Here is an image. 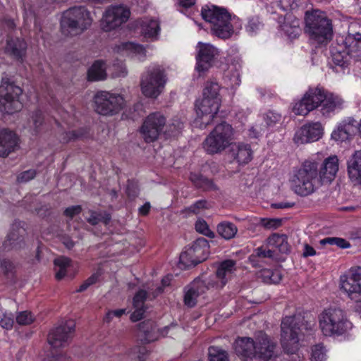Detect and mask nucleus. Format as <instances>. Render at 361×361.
I'll return each mask as SVG.
<instances>
[{
  "label": "nucleus",
  "mask_w": 361,
  "mask_h": 361,
  "mask_svg": "<svg viewBox=\"0 0 361 361\" xmlns=\"http://www.w3.org/2000/svg\"><path fill=\"white\" fill-rule=\"evenodd\" d=\"M235 269V262L227 259L219 264L215 275L205 279H195L185 292V304L188 307H192L196 305L197 298L206 290L224 287L232 278Z\"/></svg>",
  "instance_id": "1"
},
{
  "label": "nucleus",
  "mask_w": 361,
  "mask_h": 361,
  "mask_svg": "<svg viewBox=\"0 0 361 361\" xmlns=\"http://www.w3.org/2000/svg\"><path fill=\"white\" fill-rule=\"evenodd\" d=\"M201 15L210 24L212 34L221 39L230 38L242 27L240 19L222 7L205 6L202 8Z\"/></svg>",
  "instance_id": "2"
},
{
  "label": "nucleus",
  "mask_w": 361,
  "mask_h": 361,
  "mask_svg": "<svg viewBox=\"0 0 361 361\" xmlns=\"http://www.w3.org/2000/svg\"><path fill=\"white\" fill-rule=\"evenodd\" d=\"M305 32L310 39L319 44H326L332 39V20L320 10L307 11L305 16Z\"/></svg>",
  "instance_id": "3"
},
{
  "label": "nucleus",
  "mask_w": 361,
  "mask_h": 361,
  "mask_svg": "<svg viewBox=\"0 0 361 361\" xmlns=\"http://www.w3.org/2000/svg\"><path fill=\"white\" fill-rule=\"evenodd\" d=\"M311 328V324H303V319L300 317H286L283 319L281 325V345L287 354L293 355V360H301L300 356L296 353L298 350L300 333L303 329L307 330Z\"/></svg>",
  "instance_id": "4"
},
{
  "label": "nucleus",
  "mask_w": 361,
  "mask_h": 361,
  "mask_svg": "<svg viewBox=\"0 0 361 361\" xmlns=\"http://www.w3.org/2000/svg\"><path fill=\"white\" fill-rule=\"evenodd\" d=\"M317 164L305 161L290 180L291 189L298 195L312 194L321 185Z\"/></svg>",
  "instance_id": "5"
},
{
  "label": "nucleus",
  "mask_w": 361,
  "mask_h": 361,
  "mask_svg": "<svg viewBox=\"0 0 361 361\" xmlns=\"http://www.w3.org/2000/svg\"><path fill=\"white\" fill-rule=\"evenodd\" d=\"M319 326L325 336H339L345 334L353 327L345 312L338 307L324 310L318 317Z\"/></svg>",
  "instance_id": "6"
},
{
  "label": "nucleus",
  "mask_w": 361,
  "mask_h": 361,
  "mask_svg": "<svg viewBox=\"0 0 361 361\" xmlns=\"http://www.w3.org/2000/svg\"><path fill=\"white\" fill-rule=\"evenodd\" d=\"M90 12L85 6H74L65 11L61 19V29L66 35L82 34L92 25Z\"/></svg>",
  "instance_id": "7"
},
{
  "label": "nucleus",
  "mask_w": 361,
  "mask_h": 361,
  "mask_svg": "<svg viewBox=\"0 0 361 361\" xmlns=\"http://www.w3.org/2000/svg\"><path fill=\"white\" fill-rule=\"evenodd\" d=\"M234 140L231 125L222 122L216 125L203 142V148L210 154H218L228 147Z\"/></svg>",
  "instance_id": "8"
},
{
  "label": "nucleus",
  "mask_w": 361,
  "mask_h": 361,
  "mask_svg": "<svg viewBox=\"0 0 361 361\" xmlns=\"http://www.w3.org/2000/svg\"><path fill=\"white\" fill-rule=\"evenodd\" d=\"M166 82V75L160 66L147 68L141 77L140 87L142 94L150 98H157L163 91Z\"/></svg>",
  "instance_id": "9"
},
{
  "label": "nucleus",
  "mask_w": 361,
  "mask_h": 361,
  "mask_svg": "<svg viewBox=\"0 0 361 361\" xmlns=\"http://www.w3.org/2000/svg\"><path fill=\"white\" fill-rule=\"evenodd\" d=\"M21 94L19 86L7 76L3 77L0 85V111L11 114L21 109L22 104L19 101Z\"/></svg>",
  "instance_id": "10"
},
{
  "label": "nucleus",
  "mask_w": 361,
  "mask_h": 361,
  "mask_svg": "<svg viewBox=\"0 0 361 361\" xmlns=\"http://www.w3.org/2000/svg\"><path fill=\"white\" fill-rule=\"evenodd\" d=\"M125 106V100L119 94L100 91L94 96V109L103 116H114L118 114Z\"/></svg>",
  "instance_id": "11"
},
{
  "label": "nucleus",
  "mask_w": 361,
  "mask_h": 361,
  "mask_svg": "<svg viewBox=\"0 0 361 361\" xmlns=\"http://www.w3.org/2000/svg\"><path fill=\"white\" fill-rule=\"evenodd\" d=\"M130 8L124 4L109 6L104 11L101 20V26L106 32L119 27L130 17Z\"/></svg>",
  "instance_id": "12"
},
{
  "label": "nucleus",
  "mask_w": 361,
  "mask_h": 361,
  "mask_svg": "<svg viewBox=\"0 0 361 361\" xmlns=\"http://www.w3.org/2000/svg\"><path fill=\"white\" fill-rule=\"evenodd\" d=\"M341 289L355 302V310L361 317V267L352 269L348 276L340 279Z\"/></svg>",
  "instance_id": "13"
},
{
  "label": "nucleus",
  "mask_w": 361,
  "mask_h": 361,
  "mask_svg": "<svg viewBox=\"0 0 361 361\" xmlns=\"http://www.w3.org/2000/svg\"><path fill=\"white\" fill-rule=\"evenodd\" d=\"M209 245L204 238L197 239L180 255V263L185 267L195 266L204 261L209 253Z\"/></svg>",
  "instance_id": "14"
},
{
  "label": "nucleus",
  "mask_w": 361,
  "mask_h": 361,
  "mask_svg": "<svg viewBox=\"0 0 361 361\" xmlns=\"http://www.w3.org/2000/svg\"><path fill=\"white\" fill-rule=\"evenodd\" d=\"M166 118L159 112L150 114L144 120L140 133L146 142L155 141L163 132Z\"/></svg>",
  "instance_id": "15"
},
{
  "label": "nucleus",
  "mask_w": 361,
  "mask_h": 361,
  "mask_svg": "<svg viewBox=\"0 0 361 361\" xmlns=\"http://www.w3.org/2000/svg\"><path fill=\"white\" fill-rule=\"evenodd\" d=\"M279 350L276 343L264 332L255 336V357L261 361H269L277 357Z\"/></svg>",
  "instance_id": "16"
},
{
  "label": "nucleus",
  "mask_w": 361,
  "mask_h": 361,
  "mask_svg": "<svg viewBox=\"0 0 361 361\" xmlns=\"http://www.w3.org/2000/svg\"><path fill=\"white\" fill-rule=\"evenodd\" d=\"M221 104L214 100L202 98L196 103L197 117L195 121L196 126L206 128L209 125L219 111Z\"/></svg>",
  "instance_id": "17"
},
{
  "label": "nucleus",
  "mask_w": 361,
  "mask_h": 361,
  "mask_svg": "<svg viewBox=\"0 0 361 361\" xmlns=\"http://www.w3.org/2000/svg\"><path fill=\"white\" fill-rule=\"evenodd\" d=\"M197 51L196 70L200 73H204L213 66L219 52L218 49L212 44L200 42L197 45Z\"/></svg>",
  "instance_id": "18"
},
{
  "label": "nucleus",
  "mask_w": 361,
  "mask_h": 361,
  "mask_svg": "<svg viewBox=\"0 0 361 361\" xmlns=\"http://www.w3.org/2000/svg\"><path fill=\"white\" fill-rule=\"evenodd\" d=\"M75 326L73 321H68L54 328L48 335L49 343L55 348L66 346L73 337Z\"/></svg>",
  "instance_id": "19"
},
{
  "label": "nucleus",
  "mask_w": 361,
  "mask_h": 361,
  "mask_svg": "<svg viewBox=\"0 0 361 361\" xmlns=\"http://www.w3.org/2000/svg\"><path fill=\"white\" fill-rule=\"evenodd\" d=\"M323 134V128L320 123L315 122L302 126L294 136V142L302 145L314 142L320 139Z\"/></svg>",
  "instance_id": "20"
},
{
  "label": "nucleus",
  "mask_w": 361,
  "mask_h": 361,
  "mask_svg": "<svg viewBox=\"0 0 361 361\" xmlns=\"http://www.w3.org/2000/svg\"><path fill=\"white\" fill-rule=\"evenodd\" d=\"M169 329L170 327L166 326L159 332L154 322L147 320L137 325L136 336L142 343H150L157 341L160 335L166 336Z\"/></svg>",
  "instance_id": "21"
},
{
  "label": "nucleus",
  "mask_w": 361,
  "mask_h": 361,
  "mask_svg": "<svg viewBox=\"0 0 361 361\" xmlns=\"http://www.w3.org/2000/svg\"><path fill=\"white\" fill-rule=\"evenodd\" d=\"M114 51L121 55L128 56L139 61H143L146 57L145 49L142 45L130 42L116 44Z\"/></svg>",
  "instance_id": "22"
},
{
  "label": "nucleus",
  "mask_w": 361,
  "mask_h": 361,
  "mask_svg": "<svg viewBox=\"0 0 361 361\" xmlns=\"http://www.w3.org/2000/svg\"><path fill=\"white\" fill-rule=\"evenodd\" d=\"M358 122L353 118L342 121L337 129L334 130L331 137L336 141L343 142L349 140L357 130Z\"/></svg>",
  "instance_id": "23"
},
{
  "label": "nucleus",
  "mask_w": 361,
  "mask_h": 361,
  "mask_svg": "<svg viewBox=\"0 0 361 361\" xmlns=\"http://www.w3.org/2000/svg\"><path fill=\"white\" fill-rule=\"evenodd\" d=\"M25 230L17 225H13L6 239L4 241L3 247L6 250H18L22 248L24 245L23 235Z\"/></svg>",
  "instance_id": "24"
},
{
  "label": "nucleus",
  "mask_w": 361,
  "mask_h": 361,
  "mask_svg": "<svg viewBox=\"0 0 361 361\" xmlns=\"http://www.w3.org/2000/svg\"><path fill=\"white\" fill-rule=\"evenodd\" d=\"M348 175L355 185H361V150L355 151L347 161Z\"/></svg>",
  "instance_id": "25"
},
{
  "label": "nucleus",
  "mask_w": 361,
  "mask_h": 361,
  "mask_svg": "<svg viewBox=\"0 0 361 361\" xmlns=\"http://www.w3.org/2000/svg\"><path fill=\"white\" fill-rule=\"evenodd\" d=\"M18 147V137L11 130H0V157H6Z\"/></svg>",
  "instance_id": "26"
},
{
  "label": "nucleus",
  "mask_w": 361,
  "mask_h": 361,
  "mask_svg": "<svg viewBox=\"0 0 361 361\" xmlns=\"http://www.w3.org/2000/svg\"><path fill=\"white\" fill-rule=\"evenodd\" d=\"M235 353L245 358L255 357V339L249 337L238 338L233 344Z\"/></svg>",
  "instance_id": "27"
},
{
  "label": "nucleus",
  "mask_w": 361,
  "mask_h": 361,
  "mask_svg": "<svg viewBox=\"0 0 361 361\" xmlns=\"http://www.w3.org/2000/svg\"><path fill=\"white\" fill-rule=\"evenodd\" d=\"M338 171V159L337 157L332 156L326 159L319 173L322 182L331 181Z\"/></svg>",
  "instance_id": "28"
},
{
  "label": "nucleus",
  "mask_w": 361,
  "mask_h": 361,
  "mask_svg": "<svg viewBox=\"0 0 361 361\" xmlns=\"http://www.w3.org/2000/svg\"><path fill=\"white\" fill-rule=\"evenodd\" d=\"M26 42L18 37H9L5 47L6 53L16 59H21L25 54Z\"/></svg>",
  "instance_id": "29"
},
{
  "label": "nucleus",
  "mask_w": 361,
  "mask_h": 361,
  "mask_svg": "<svg viewBox=\"0 0 361 361\" xmlns=\"http://www.w3.org/2000/svg\"><path fill=\"white\" fill-rule=\"evenodd\" d=\"M46 124L43 113L36 109L31 112L27 118L25 128L33 135L39 133Z\"/></svg>",
  "instance_id": "30"
},
{
  "label": "nucleus",
  "mask_w": 361,
  "mask_h": 361,
  "mask_svg": "<svg viewBox=\"0 0 361 361\" xmlns=\"http://www.w3.org/2000/svg\"><path fill=\"white\" fill-rule=\"evenodd\" d=\"M141 33L144 37L154 40L160 32L159 23L157 20L145 18L140 21Z\"/></svg>",
  "instance_id": "31"
},
{
  "label": "nucleus",
  "mask_w": 361,
  "mask_h": 361,
  "mask_svg": "<svg viewBox=\"0 0 361 361\" xmlns=\"http://www.w3.org/2000/svg\"><path fill=\"white\" fill-rule=\"evenodd\" d=\"M343 100L338 96L332 93L326 92L325 99L322 101L321 112L324 116H329L338 109H340L343 104Z\"/></svg>",
  "instance_id": "32"
},
{
  "label": "nucleus",
  "mask_w": 361,
  "mask_h": 361,
  "mask_svg": "<svg viewBox=\"0 0 361 361\" xmlns=\"http://www.w3.org/2000/svg\"><path fill=\"white\" fill-rule=\"evenodd\" d=\"M267 245L281 253L287 254L290 247L288 243V238L284 234L273 233L267 240Z\"/></svg>",
  "instance_id": "33"
},
{
  "label": "nucleus",
  "mask_w": 361,
  "mask_h": 361,
  "mask_svg": "<svg viewBox=\"0 0 361 361\" xmlns=\"http://www.w3.org/2000/svg\"><path fill=\"white\" fill-rule=\"evenodd\" d=\"M281 27L284 33L290 38H295L300 35V21L291 14L286 15L284 23Z\"/></svg>",
  "instance_id": "34"
},
{
  "label": "nucleus",
  "mask_w": 361,
  "mask_h": 361,
  "mask_svg": "<svg viewBox=\"0 0 361 361\" xmlns=\"http://www.w3.org/2000/svg\"><path fill=\"white\" fill-rule=\"evenodd\" d=\"M348 47V53L353 57L361 60V34L349 35L345 38Z\"/></svg>",
  "instance_id": "35"
},
{
  "label": "nucleus",
  "mask_w": 361,
  "mask_h": 361,
  "mask_svg": "<svg viewBox=\"0 0 361 361\" xmlns=\"http://www.w3.org/2000/svg\"><path fill=\"white\" fill-rule=\"evenodd\" d=\"M326 91L324 89L316 87L310 88L304 94L308 103L312 107V110L322 106V101L325 99Z\"/></svg>",
  "instance_id": "36"
},
{
  "label": "nucleus",
  "mask_w": 361,
  "mask_h": 361,
  "mask_svg": "<svg viewBox=\"0 0 361 361\" xmlns=\"http://www.w3.org/2000/svg\"><path fill=\"white\" fill-rule=\"evenodd\" d=\"M106 78V73L105 63L102 61H96L88 70V80H104Z\"/></svg>",
  "instance_id": "37"
},
{
  "label": "nucleus",
  "mask_w": 361,
  "mask_h": 361,
  "mask_svg": "<svg viewBox=\"0 0 361 361\" xmlns=\"http://www.w3.org/2000/svg\"><path fill=\"white\" fill-rule=\"evenodd\" d=\"M232 151L239 164H247L252 159V151L248 145L238 143L233 147Z\"/></svg>",
  "instance_id": "38"
},
{
  "label": "nucleus",
  "mask_w": 361,
  "mask_h": 361,
  "mask_svg": "<svg viewBox=\"0 0 361 361\" xmlns=\"http://www.w3.org/2000/svg\"><path fill=\"white\" fill-rule=\"evenodd\" d=\"M219 91L220 86L217 82L213 81L207 82L203 90L202 98L214 100L217 102V103L221 104V99Z\"/></svg>",
  "instance_id": "39"
},
{
  "label": "nucleus",
  "mask_w": 361,
  "mask_h": 361,
  "mask_svg": "<svg viewBox=\"0 0 361 361\" xmlns=\"http://www.w3.org/2000/svg\"><path fill=\"white\" fill-rule=\"evenodd\" d=\"M238 228L236 226L228 221L220 223L217 226L218 233L226 240H230L235 237Z\"/></svg>",
  "instance_id": "40"
},
{
  "label": "nucleus",
  "mask_w": 361,
  "mask_h": 361,
  "mask_svg": "<svg viewBox=\"0 0 361 361\" xmlns=\"http://www.w3.org/2000/svg\"><path fill=\"white\" fill-rule=\"evenodd\" d=\"M258 278L266 283H278L281 280V274L278 270L264 269L259 271Z\"/></svg>",
  "instance_id": "41"
},
{
  "label": "nucleus",
  "mask_w": 361,
  "mask_h": 361,
  "mask_svg": "<svg viewBox=\"0 0 361 361\" xmlns=\"http://www.w3.org/2000/svg\"><path fill=\"white\" fill-rule=\"evenodd\" d=\"M56 271V278L58 280L62 279L66 274V269L70 266L71 259L66 257H60L54 262Z\"/></svg>",
  "instance_id": "42"
},
{
  "label": "nucleus",
  "mask_w": 361,
  "mask_h": 361,
  "mask_svg": "<svg viewBox=\"0 0 361 361\" xmlns=\"http://www.w3.org/2000/svg\"><path fill=\"white\" fill-rule=\"evenodd\" d=\"M190 179L197 188H203L204 190L215 189L213 182L200 174L192 173L190 176Z\"/></svg>",
  "instance_id": "43"
},
{
  "label": "nucleus",
  "mask_w": 361,
  "mask_h": 361,
  "mask_svg": "<svg viewBox=\"0 0 361 361\" xmlns=\"http://www.w3.org/2000/svg\"><path fill=\"white\" fill-rule=\"evenodd\" d=\"M274 251L268 249L265 250L262 247H257L255 250L254 252L250 256V261L256 266L260 259L264 258H273Z\"/></svg>",
  "instance_id": "44"
},
{
  "label": "nucleus",
  "mask_w": 361,
  "mask_h": 361,
  "mask_svg": "<svg viewBox=\"0 0 361 361\" xmlns=\"http://www.w3.org/2000/svg\"><path fill=\"white\" fill-rule=\"evenodd\" d=\"M88 223L91 225H97L99 222H103L104 224H108L111 216L106 212H90V215L86 218Z\"/></svg>",
  "instance_id": "45"
},
{
  "label": "nucleus",
  "mask_w": 361,
  "mask_h": 361,
  "mask_svg": "<svg viewBox=\"0 0 361 361\" xmlns=\"http://www.w3.org/2000/svg\"><path fill=\"white\" fill-rule=\"evenodd\" d=\"M292 109L295 114L301 116H305L310 111H313L305 96L301 100L293 104Z\"/></svg>",
  "instance_id": "46"
},
{
  "label": "nucleus",
  "mask_w": 361,
  "mask_h": 361,
  "mask_svg": "<svg viewBox=\"0 0 361 361\" xmlns=\"http://www.w3.org/2000/svg\"><path fill=\"white\" fill-rule=\"evenodd\" d=\"M208 355L209 361H228L227 353L219 347L209 348Z\"/></svg>",
  "instance_id": "47"
},
{
  "label": "nucleus",
  "mask_w": 361,
  "mask_h": 361,
  "mask_svg": "<svg viewBox=\"0 0 361 361\" xmlns=\"http://www.w3.org/2000/svg\"><path fill=\"white\" fill-rule=\"evenodd\" d=\"M86 134L87 130L85 129H79L77 130L65 132L61 135L60 140L63 143H68L69 142L80 139L83 137Z\"/></svg>",
  "instance_id": "48"
},
{
  "label": "nucleus",
  "mask_w": 361,
  "mask_h": 361,
  "mask_svg": "<svg viewBox=\"0 0 361 361\" xmlns=\"http://www.w3.org/2000/svg\"><path fill=\"white\" fill-rule=\"evenodd\" d=\"M147 350L144 347H135L126 354L127 361H144Z\"/></svg>",
  "instance_id": "49"
},
{
  "label": "nucleus",
  "mask_w": 361,
  "mask_h": 361,
  "mask_svg": "<svg viewBox=\"0 0 361 361\" xmlns=\"http://www.w3.org/2000/svg\"><path fill=\"white\" fill-rule=\"evenodd\" d=\"M326 349L322 344H317L312 347L311 361H326Z\"/></svg>",
  "instance_id": "50"
},
{
  "label": "nucleus",
  "mask_w": 361,
  "mask_h": 361,
  "mask_svg": "<svg viewBox=\"0 0 361 361\" xmlns=\"http://www.w3.org/2000/svg\"><path fill=\"white\" fill-rule=\"evenodd\" d=\"M322 245L329 244L331 245H336L338 247L344 249L350 247V243L343 238L328 237L320 240Z\"/></svg>",
  "instance_id": "51"
},
{
  "label": "nucleus",
  "mask_w": 361,
  "mask_h": 361,
  "mask_svg": "<svg viewBox=\"0 0 361 361\" xmlns=\"http://www.w3.org/2000/svg\"><path fill=\"white\" fill-rule=\"evenodd\" d=\"M259 225L267 230L276 229L281 226V219L262 218L259 219Z\"/></svg>",
  "instance_id": "52"
},
{
  "label": "nucleus",
  "mask_w": 361,
  "mask_h": 361,
  "mask_svg": "<svg viewBox=\"0 0 361 361\" xmlns=\"http://www.w3.org/2000/svg\"><path fill=\"white\" fill-rule=\"evenodd\" d=\"M35 320L34 316L30 312L22 311L16 315V322L19 325H29Z\"/></svg>",
  "instance_id": "53"
},
{
  "label": "nucleus",
  "mask_w": 361,
  "mask_h": 361,
  "mask_svg": "<svg viewBox=\"0 0 361 361\" xmlns=\"http://www.w3.org/2000/svg\"><path fill=\"white\" fill-rule=\"evenodd\" d=\"M13 324V315L11 312H0V325L3 328L11 329Z\"/></svg>",
  "instance_id": "54"
},
{
  "label": "nucleus",
  "mask_w": 361,
  "mask_h": 361,
  "mask_svg": "<svg viewBox=\"0 0 361 361\" xmlns=\"http://www.w3.org/2000/svg\"><path fill=\"white\" fill-rule=\"evenodd\" d=\"M15 267L13 262L6 258L0 259V271L4 275L8 276L9 274H12Z\"/></svg>",
  "instance_id": "55"
},
{
  "label": "nucleus",
  "mask_w": 361,
  "mask_h": 361,
  "mask_svg": "<svg viewBox=\"0 0 361 361\" xmlns=\"http://www.w3.org/2000/svg\"><path fill=\"white\" fill-rule=\"evenodd\" d=\"M281 115L274 111H269L264 116V121L268 126H272L280 121Z\"/></svg>",
  "instance_id": "56"
},
{
  "label": "nucleus",
  "mask_w": 361,
  "mask_h": 361,
  "mask_svg": "<svg viewBox=\"0 0 361 361\" xmlns=\"http://www.w3.org/2000/svg\"><path fill=\"white\" fill-rule=\"evenodd\" d=\"M146 298L147 292L143 290H139L133 298V306L144 308Z\"/></svg>",
  "instance_id": "57"
},
{
  "label": "nucleus",
  "mask_w": 361,
  "mask_h": 361,
  "mask_svg": "<svg viewBox=\"0 0 361 361\" xmlns=\"http://www.w3.org/2000/svg\"><path fill=\"white\" fill-rule=\"evenodd\" d=\"M126 313V309H119V310H110L109 311L104 317V321L106 322H110L111 319L116 317H121L123 314Z\"/></svg>",
  "instance_id": "58"
},
{
  "label": "nucleus",
  "mask_w": 361,
  "mask_h": 361,
  "mask_svg": "<svg viewBox=\"0 0 361 361\" xmlns=\"http://www.w3.org/2000/svg\"><path fill=\"white\" fill-rule=\"evenodd\" d=\"M260 22L257 19H251L248 21L246 26L247 31L250 34L255 33L261 27Z\"/></svg>",
  "instance_id": "59"
},
{
  "label": "nucleus",
  "mask_w": 361,
  "mask_h": 361,
  "mask_svg": "<svg viewBox=\"0 0 361 361\" xmlns=\"http://www.w3.org/2000/svg\"><path fill=\"white\" fill-rule=\"evenodd\" d=\"M35 171L34 170H27L26 171H24L21 173L18 177V181L23 183V182H27L30 180H32L35 176Z\"/></svg>",
  "instance_id": "60"
},
{
  "label": "nucleus",
  "mask_w": 361,
  "mask_h": 361,
  "mask_svg": "<svg viewBox=\"0 0 361 361\" xmlns=\"http://www.w3.org/2000/svg\"><path fill=\"white\" fill-rule=\"evenodd\" d=\"M264 130V126L260 124H255L249 130V135L251 137H257L262 131Z\"/></svg>",
  "instance_id": "61"
},
{
  "label": "nucleus",
  "mask_w": 361,
  "mask_h": 361,
  "mask_svg": "<svg viewBox=\"0 0 361 361\" xmlns=\"http://www.w3.org/2000/svg\"><path fill=\"white\" fill-rule=\"evenodd\" d=\"M82 208L80 205L72 206L68 207L64 211V214L68 217H73L75 215L80 213Z\"/></svg>",
  "instance_id": "62"
},
{
  "label": "nucleus",
  "mask_w": 361,
  "mask_h": 361,
  "mask_svg": "<svg viewBox=\"0 0 361 361\" xmlns=\"http://www.w3.org/2000/svg\"><path fill=\"white\" fill-rule=\"evenodd\" d=\"M280 4L285 10L294 9L298 7V0H280Z\"/></svg>",
  "instance_id": "63"
},
{
  "label": "nucleus",
  "mask_w": 361,
  "mask_h": 361,
  "mask_svg": "<svg viewBox=\"0 0 361 361\" xmlns=\"http://www.w3.org/2000/svg\"><path fill=\"white\" fill-rule=\"evenodd\" d=\"M206 207V202L204 200H199L195 204L188 207V210L194 214H197L200 209Z\"/></svg>",
  "instance_id": "64"
}]
</instances>
